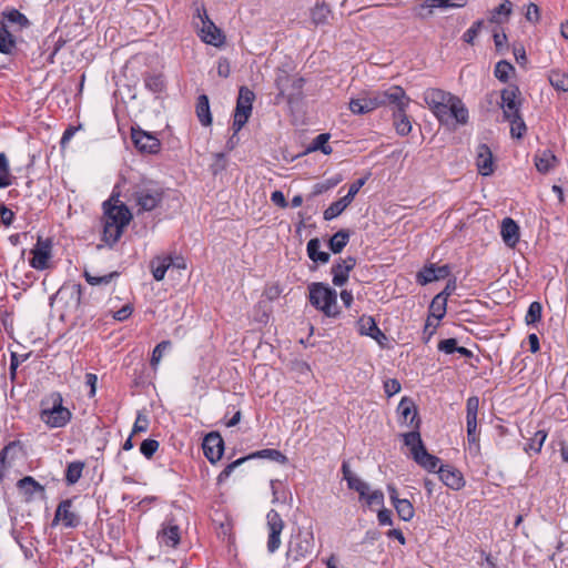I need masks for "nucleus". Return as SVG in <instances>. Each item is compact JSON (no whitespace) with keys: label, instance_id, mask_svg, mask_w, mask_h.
<instances>
[{"label":"nucleus","instance_id":"obj_13","mask_svg":"<svg viewBox=\"0 0 568 568\" xmlns=\"http://www.w3.org/2000/svg\"><path fill=\"white\" fill-rule=\"evenodd\" d=\"M449 273L450 268L448 265L438 266L434 263H430L424 266L423 270L417 273L416 278L420 285H426L428 283L446 278Z\"/></svg>","mask_w":568,"mask_h":568},{"label":"nucleus","instance_id":"obj_14","mask_svg":"<svg viewBox=\"0 0 568 568\" xmlns=\"http://www.w3.org/2000/svg\"><path fill=\"white\" fill-rule=\"evenodd\" d=\"M203 450L205 457L211 463H216L221 459L224 450V442L217 433L207 434L203 440Z\"/></svg>","mask_w":568,"mask_h":568},{"label":"nucleus","instance_id":"obj_54","mask_svg":"<svg viewBox=\"0 0 568 568\" xmlns=\"http://www.w3.org/2000/svg\"><path fill=\"white\" fill-rule=\"evenodd\" d=\"M364 500L366 505L371 508L375 506H378L381 508L384 507V494L379 489L369 490Z\"/></svg>","mask_w":568,"mask_h":568},{"label":"nucleus","instance_id":"obj_47","mask_svg":"<svg viewBox=\"0 0 568 568\" xmlns=\"http://www.w3.org/2000/svg\"><path fill=\"white\" fill-rule=\"evenodd\" d=\"M542 306L539 302H532L525 316V322L527 325H534L541 320Z\"/></svg>","mask_w":568,"mask_h":568},{"label":"nucleus","instance_id":"obj_48","mask_svg":"<svg viewBox=\"0 0 568 568\" xmlns=\"http://www.w3.org/2000/svg\"><path fill=\"white\" fill-rule=\"evenodd\" d=\"M447 301L442 298V296H435L430 303L429 310L432 315L436 320H442L446 314Z\"/></svg>","mask_w":568,"mask_h":568},{"label":"nucleus","instance_id":"obj_61","mask_svg":"<svg viewBox=\"0 0 568 568\" xmlns=\"http://www.w3.org/2000/svg\"><path fill=\"white\" fill-rule=\"evenodd\" d=\"M148 426H149L148 417L145 415H143V414H138L136 419H135L134 425H133L132 433L136 434V433L146 432L148 430Z\"/></svg>","mask_w":568,"mask_h":568},{"label":"nucleus","instance_id":"obj_51","mask_svg":"<svg viewBox=\"0 0 568 568\" xmlns=\"http://www.w3.org/2000/svg\"><path fill=\"white\" fill-rule=\"evenodd\" d=\"M468 450L473 456H478L480 452L479 432L477 429H467Z\"/></svg>","mask_w":568,"mask_h":568},{"label":"nucleus","instance_id":"obj_9","mask_svg":"<svg viewBox=\"0 0 568 568\" xmlns=\"http://www.w3.org/2000/svg\"><path fill=\"white\" fill-rule=\"evenodd\" d=\"M132 141L138 150L144 153H156L160 150V140L152 133L141 129H132Z\"/></svg>","mask_w":568,"mask_h":568},{"label":"nucleus","instance_id":"obj_60","mask_svg":"<svg viewBox=\"0 0 568 568\" xmlns=\"http://www.w3.org/2000/svg\"><path fill=\"white\" fill-rule=\"evenodd\" d=\"M245 460H247L246 457H242V458H239L236 459L235 462L229 464L219 475V481H222L224 480L225 478H227L232 473L233 470L240 466L241 464H243Z\"/></svg>","mask_w":568,"mask_h":568},{"label":"nucleus","instance_id":"obj_30","mask_svg":"<svg viewBox=\"0 0 568 568\" xmlns=\"http://www.w3.org/2000/svg\"><path fill=\"white\" fill-rule=\"evenodd\" d=\"M321 242L318 239H312L307 243V254L308 257L314 262L327 263L329 261V254L326 252L320 251Z\"/></svg>","mask_w":568,"mask_h":568},{"label":"nucleus","instance_id":"obj_22","mask_svg":"<svg viewBox=\"0 0 568 568\" xmlns=\"http://www.w3.org/2000/svg\"><path fill=\"white\" fill-rule=\"evenodd\" d=\"M50 244L39 241L36 247L31 251L32 257L30 265L36 270H44L49 265L50 260Z\"/></svg>","mask_w":568,"mask_h":568},{"label":"nucleus","instance_id":"obj_56","mask_svg":"<svg viewBox=\"0 0 568 568\" xmlns=\"http://www.w3.org/2000/svg\"><path fill=\"white\" fill-rule=\"evenodd\" d=\"M18 486L29 494L43 489L42 486L30 476L20 479Z\"/></svg>","mask_w":568,"mask_h":568},{"label":"nucleus","instance_id":"obj_3","mask_svg":"<svg viewBox=\"0 0 568 568\" xmlns=\"http://www.w3.org/2000/svg\"><path fill=\"white\" fill-rule=\"evenodd\" d=\"M310 303L327 317L339 315L337 293L325 283L316 282L308 285Z\"/></svg>","mask_w":568,"mask_h":568},{"label":"nucleus","instance_id":"obj_23","mask_svg":"<svg viewBox=\"0 0 568 568\" xmlns=\"http://www.w3.org/2000/svg\"><path fill=\"white\" fill-rule=\"evenodd\" d=\"M397 410L403 417L404 422L407 425L412 426L414 430L418 432L419 419H417V410L414 402L407 397L402 398L397 407Z\"/></svg>","mask_w":568,"mask_h":568},{"label":"nucleus","instance_id":"obj_42","mask_svg":"<svg viewBox=\"0 0 568 568\" xmlns=\"http://www.w3.org/2000/svg\"><path fill=\"white\" fill-rule=\"evenodd\" d=\"M329 140L328 133L318 134L312 142V144L307 148V152L313 151H322L324 154H331L332 148L327 144Z\"/></svg>","mask_w":568,"mask_h":568},{"label":"nucleus","instance_id":"obj_16","mask_svg":"<svg viewBox=\"0 0 568 568\" xmlns=\"http://www.w3.org/2000/svg\"><path fill=\"white\" fill-rule=\"evenodd\" d=\"M519 90L516 85H510L501 91V109L504 118H514L519 113V105L517 98Z\"/></svg>","mask_w":568,"mask_h":568},{"label":"nucleus","instance_id":"obj_20","mask_svg":"<svg viewBox=\"0 0 568 568\" xmlns=\"http://www.w3.org/2000/svg\"><path fill=\"white\" fill-rule=\"evenodd\" d=\"M476 165L478 172L484 176L494 173V158L490 149L486 144H479L477 148Z\"/></svg>","mask_w":568,"mask_h":568},{"label":"nucleus","instance_id":"obj_15","mask_svg":"<svg viewBox=\"0 0 568 568\" xmlns=\"http://www.w3.org/2000/svg\"><path fill=\"white\" fill-rule=\"evenodd\" d=\"M356 258L353 256H347L346 258H339L331 270L333 275V284L335 286H343L347 280L349 272L355 267Z\"/></svg>","mask_w":568,"mask_h":568},{"label":"nucleus","instance_id":"obj_62","mask_svg":"<svg viewBox=\"0 0 568 568\" xmlns=\"http://www.w3.org/2000/svg\"><path fill=\"white\" fill-rule=\"evenodd\" d=\"M479 409V398L471 396L466 402V416H477Z\"/></svg>","mask_w":568,"mask_h":568},{"label":"nucleus","instance_id":"obj_32","mask_svg":"<svg viewBox=\"0 0 568 568\" xmlns=\"http://www.w3.org/2000/svg\"><path fill=\"white\" fill-rule=\"evenodd\" d=\"M352 201L345 195L339 200L333 202L325 211H324V220L331 221L337 217L349 204Z\"/></svg>","mask_w":568,"mask_h":568},{"label":"nucleus","instance_id":"obj_21","mask_svg":"<svg viewBox=\"0 0 568 568\" xmlns=\"http://www.w3.org/2000/svg\"><path fill=\"white\" fill-rule=\"evenodd\" d=\"M132 215L129 209L123 204L105 207L104 221L106 222L125 227L130 223Z\"/></svg>","mask_w":568,"mask_h":568},{"label":"nucleus","instance_id":"obj_35","mask_svg":"<svg viewBox=\"0 0 568 568\" xmlns=\"http://www.w3.org/2000/svg\"><path fill=\"white\" fill-rule=\"evenodd\" d=\"M551 87L558 91H568V74L560 70H551L548 75Z\"/></svg>","mask_w":568,"mask_h":568},{"label":"nucleus","instance_id":"obj_12","mask_svg":"<svg viewBox=\"0 0 568 568\" xmlns=\"http://www.w3.org/2000/svg\"><path fill=\"white\" fill-rule=\"evenodd\" d=\"M136 205L141 211H151L161 201V192L158 187H142L134 194Z\"/></svg>","mask_w":568,"mask_h":568},{"label":"nucleus","instance_id":"obj_34","mask_svg":"<svg viewBox=\"0 0 568 568\" xmlns=\"http://www.w3.org/2000/svg\"><path fill=\"white\" fill-rule=\"evenodd\" d=\"M58 295L62 298L63 296H69L72 301L74 307H78L81 303L82 297V286L80 284L73 283L67 286H63Z\"/></svg>","mask_w":568,"mask_h":568},{"label":"nucleus","instance_id":"obj_10","mask_svg":"<svg viewBox=\"0 0 568 568\" xmlns=\"http://www.w3.org/2000/svg\"><path fill=\"white\" fill-rule=\"evenodd\" d=\"M384 92V106H394V111H405L410 102V99L406 95L403 88L398 85H392Z\"/></svg>","mask_w":568,"mask_h":568},{"label":"nucleus","instance_id":"obj_59","mask_svg":"<svg viewBox=\"0 0 568 568\" xmlns=\"http://www.w3.org/2000/svg\"><path fill=\"white\" fill-rule=\"evenodd\" d=\"M438 349L445 354H453L457 349V341L455 338L443 339L438 344Z\"/></svg>","mask_w":568,"mask_h":568},{"label":"nucleus","instance_id":"obj_45","mask_svg":"<svg viewBox=\"0 0 568 568\" xmlns=\"http://www.w3.org/2000/svg\"><path fill=\"white\" fill-rule=\"evenodd\" d=\"M83 467L84 465L81 462H73L68 465L65 480L69 485L75 484L81 478Z\"/></svg>","mask_w":568,"mask_h":568},{"label":"nucleus","instance_id":"obj_41","mask_svg":"<svg viewBox=\"0 0 568 568\" xmlns=\"http://www.w3.org/2000/svg\"><path fill=\"white\" fill-rule=\"evenodd\" d=\"M466 4L465 0H425L423 7L430 11L436 8L448 9V8H463Z\"/></svg>","mask_w":568,"mask_h":568},{"label":"nucleus","instance_id":"obj_52","mask_svg":"<svg viewBox=\"0 0 568 568\" xmlns=\"http://www.w3.org/2000/svg\"><path fill=\"white\" fill-rule=\"evenodd\" d=\"M170 346H171V342H169V341H163V342L159 343V344L154 347V349H153V352H152V357H151V366H152L154 369H156L158 365H159V364H160V362H161V358H162V356H163L164 352H165L166 349H169V348H170Z\"/></svg>","mask_w":568,"mask_h":568},{"label":"nucleus","instance_id":"obj_31","mask_svg":"<svg viewBox=\"0 0 568 568\" xmlns=\"http://www.w3.org/2000/svg\"><path fill=\"white\" fill-rule=\"evenodd\" d=\"M124 227L103 220V240L106 244L112 245L119 241Z\"/></svg>","mask_w":568,"mask_h":568},{"label":"nucleus","instance_id":"obj_2","mask_svg":"<svg viewBox=\"0 0 568 568\" xmlns=\"http://www.w3.org/2000/svg\"><path fill=\"white\" fill-rule=\"evenodd\" d=\"M60 393H52L41 402L40 419L50 428L64 427L71 419V412L62 405Z\"/></svg>","mask_w":568,"mask_h":568},{"label":"nucleus","instance_id":"obj_25","mask_svg":"<svg viewBox=\"0 0 568 568\" xmlns=\"http://www.w3.org/2000/svg\"><path fill=\"white\" fill-rule=\"evenodd\" d=\"M557 163L558 159L550 150H541L535 154V166L539 173L550 172Z\"/></svg>","mask_w":568,"mask_h":568},{"label":"nucleus","instance_id":"obj_58","mask_svg":"<svg viewBox=\"0 0 568 568\" xmlns=\"http://www.w3.org/2000/svg\"><path fill=\"white\" fill-rule=\"evenodd\" d=\"M159 448V442L155 439H145L140 446V452L146 458H151Z\"/></svg>","mask_w":568,"mask_h":568},{"label":"nucleus","instance_id":"obj_26","mask_svg":"<svg viewBox=\"0 0 568 568\" xmlns=\"http://www.w3.org/2000/svg\"><path fill=\"white\" fill-rule=\"evenodd\" d=\"M500 234L503 241L509 247H514L519 241V227L510 217L503 220Z\"/></svg>","mask_w":568,"mask_h":568},{"label":"nucleus","instance_id":"obj_8","mask_svg":"<svg viewBox=\"0 0 568 568\" xmlns=\"http://www.w3.org/2000/svg\"><path fill=\"white\" fill-rule=\"evenodd\" d=\"M61 523L65 528H75L80 524V516L73 510L72 500H62L55 510L52 525Z\"/></svg>","mask_w":568,"mask_h":568},{"label":"nucleus","instance_id":"obj_6","mask_svg":"<svg viewBox=\"0 0 568 568\" xmlns=\"http://www.w3.org/2000/svg\"><path fill=\"white\" fill-rule=\"evenodd\" d=\"M314 535L310 529L298 530L288 542L287 556L294 560L311 556L314 550Z\"/></svg>","mask_w":568,"mask_h":568},{"label":"nucleus","instance_id":"obj_11","mask_svg":"<svg viewBox=\"0 0 568 568\" xmlns=\"http://www.w3.org/2000/svg\"><path fill=\"white\" fill-rule=\"evenodd\" d=\"M160 546L176 548L181 539L180 527L173 521H165L156 534Z\"/></svg>","mask_w":568,"mask_h":568},{"label":"nucleus","instance_id":"obj_7","mask_svg":"<svg viewBox=\"0 0 568 568\" xmlns=\"http://www.w3.org/2000/svg\"><path fill=\"white\" fill-rule=\"evenodd\" d=\"M285 527V523L281 515L271 509L266 514V528H267V550L270 554H274L281 546V535Z\"/></svg>","mask_w":568,"mask_h":568},{"label":"nucleus","instance_id":"obj_64","mask_svg":"<svg viewBox=\"0 0 568 568\" xmlns=\"http://www.w3.org/2000/svg\"><path fill=\"white\" fill-rule=\"evenodd\" d=\"M384 389H385V393L387 394L388 397L399 393L400 390V384L397 379L395 378H392V379H387L385 383H384Z\"/></svg>","mask_w":568,"mask_h":568},{"label":"nucleus","instance_id":"obj_63","mask_svg":"<svg viewBox=\"0 0 568 568\" xmlns=\"http://www.w3.org/2000/svg\"><path fill=\"white\" fill-rule=\"evenodd\" d=\"M525 17L526 19L529 21V22H532V23H536L539 21V18H540V13H539V8L537 4L535 3H529L527 6V10H526V13H525Z\"/></svg>","mask_w":568,"mask_h":568},{"label":"nucleus","instance_id":"obj_39","mask_svg":"<svg viewBox=\"0 0 568 568\" xmlns=\"http://www.w3.org/2000/svg\"><path fill=\"white\" fill-rule=\"evenodd\" d=\"M246 458L247 459L266 458V459H271V460H274V462H277L281 464H284L286 462V456L283 455L280 450L273 449V448H266V449H262V450L252 453L248 456H246Z\"/></svg>","mask_w":568,"mask_h":568},{"label":"nucleus","instance_id":"obj_28","mask_svg":"<svg viewBox=\"0 0 568 568\" xmlns=\"http://www.w3.org/2000/svg\"><path fill=\"white\" fill-rule=\"evenodd\" d=\"M358 328L361 334L367 335L374 339L378 341L379 337H384V334L381 332L376 325V322L371 316L361 317L358 321Z\"/></svg>","mask_w":568,"mask_h":568},{"label":"nucleus","instance_id":"obj_57","mask_svg":"<svg viewBox=\"0 0 568 568\" xmlns=\"http://www.w3.org/2000/svg\"><path fill=\"white\" fill-rule=\"evenodd\" d=\"M348 488L357 491L359 495V499H365V497L371 490L369 485L366 481L362 480L359 477L357 479H353L352 481H349Z\"/></svg>","mask_w":568,"mask_h":568},{"label":"nucleus","instance_id":"obj_27","mask_svg":"<svg viewBox=\"0 0 568 568\" xmlns=\"http://www.w3.org/2000/svg\"><path fill=\"white\" fill-rule=\"evenodd\" d=\"M513 12V3L509 0H504L497 8L489 12L488 20L491 23L503 24L509 20Z\"/></svg>","mask_w":568,"mask_h":568},{"label":"nucleus","instance_id":"obj_46","mask_svg":"<svg viewBox=\"0 0 568 568\" xmlns=\"http://www.w3.org/2000/svg\"><path fill=\"white\" fill-rule=\"evenodd\" d=\"M514 72L515 68L513 64L505 60L499 61L495 67V77L501 82H507L510 74Z\"/></svg>","mask_w":568,"mask_h":568},{"label":"nucleus","instance_id":"obj_55","mask_svg":"<svg viewBox=\"0 0 568 568\" xmlns=\"http://www.w3.org/2000/svg\"><path fill=\"white\" fill-rule=\"evenodd\" d=\"M145 87L153 93H160L164 89V80L161 75H150L145 79Z\"/></svg>","mask_w":568,"mask_h":568},{"label":"nucleus","instance_id":"obj_33","mask_svg":"<svg viewBox=\"0 0 568 568\" xmlns=\"http://www.w3.org/2000/svg\"><path fill=\"white\" fill-rule=\"evenodd\" d=\"M394 125L399 135H407L412 131V123L405 111H394Z\"/></svg>","mask_w":568,"mask_h":568},{"label":"nucleus","instance_id":"obj_43","mask_svg":"<svg viewBox=\"0 0 568 568\" xmlns=\"http://www.w3.org/2000/svg\"><path fill=\"white\" fill-rule=\"evenodd\" d=\"M271 489H272V503L278 504V503H286L287 501V493L285 489L284 484L278 479L271 480Z\"/></svg>","mask_w":568,"mask_h":568},{"label":"nucleus","instance_id":"obj_40","mask_svg":"<svg viewBox=\"0 0 568 568\" xmlns=\"http://www.w3.org/2000/svg\"><path fill=\"white\" fill-rule=\"evenodd\" d=\"M393 506L396 509L397 515L402 520L409 521L413 519V517L415 515V510H414V506L412 505V503L408 499L403 498L400 500H397V503H395Z\"/></svg>","mask_w":568,"mask_h":568},{"label":"nucleus","instance_id":"obj_17","mask_svg":"<svg viewBox=\"0 0 568 568\" xmlns=\"http://www.w3.org/2000/svg\"><path fill=\"white\" fill-rule=\"evenodd\" d=\"M203 16L205 20L203 21V26L200 30L201 39L211 45L220 47L224 43V36L221 30L210 20L206 11H203Z\"/></svg>","mask_w":568,"mask_h":568},{"label":"nucleus","instance_id":"obj_29","mask_svg":"<svg viewBox=\"0 0 568 568\" xmlns=\"http://www.w3.org/2000/svg\"><path fill=\"white\" fill-rule=\"evenodd\" d=\"M196 115L202 125L207 126L212 123L209 99L204 94L197 98Z\"/></svg>","mask_w":568,"mask_h":568},{"label":"nucleus","instance_id":"obj_53","mask_svg":"<svg viewBox=\"0 0 568 568\" xmlns=\"http://www.w3.org/2000/svg\"><path fill=\"white\" fill-rule=\"evenodd\" d=\"M484 27V21L483 20H477L475 21L471 27L469 29H467L465 31V33L463 34V40L468 43V44H473L476 37L478 36V33L481 31Z\"/></svg>","mask_w":568,"mask_h":568},{"label":"nucleus","instance_id":"obj_4","mask_svg":"<svg viewBox=\"0 0 568 568\" xmlns=\"http://www.w3.org/2000/svg\"><path fill=\"white\" fill-rule=\"evenodd\" d=\"M403 438L404 444L409 447L410 456L414 462L427 471H435L440 463V459L427 452L419 432H409L404 434Z\"/></svg>","mask_w":568,"mask_h":568},{"label":"nucleus","instance_id":"obj_18","mask_svg":"<svg viewBox=\"0 0 568 568\" xmlns=\"http://www.w3.org/2000/svg\"><path fill=\"white\" fill-rule=\"evenodd\" d=\"M437 473L443 484L450 489L459 490L465 486L463 474L449 465L439 466Z\"/></svg>","mask_w":568,"mask_h":568},{"label":"nucleus","instance_id":"obj_36","mask_svg":"<svg viewBox=\"0 0 568 568\" xmlns=\"http://www.w3.org/2000/svg\"><path fill=\"white\" fill-rule=\"evenodd\" d=\"M349 240V233L345 230H341L336 232L328 242L329 250L337 254L343 251V248L347 245Z\"/></svg>","mask_w":568,"mask_h":568},{"label":"nucleus","instance_id":"obj_19","mask_svg":"<svg viewBox=\"0 0 568 568\" xmlns=\"http://www.w3.org/2000/svg\"><path fill=\"white\" fill-rule=\"evenodd\" d=\"M0 24L1 28L10 30L11 32H18L29 26V20L20 11L11 9L2 12Z\"/></svg>","mask_w":568,"mask_h":568},{"label":"nucleus","instance_id":"obj_44","mask_svg":"<svg viewBox=\"0 0 568 568\" xmlns=\"http://www.w3.org/2000/svg\"><path fill=\"white\" fill-rule=\"evenodd\" d=\"M510 123V134L513 138L520 139L524 136L527 128L520 114L514 118H505Z\"/></svg>","mask_w":568,"mask_h":568},{"label":"nucleus","instance_id":"obj_38","mask_svg":"<svg viewBox=\"0 0 568 568\" xmlns=\"http://www.w3.org/2000/svg\"><path fill=\"white\" fill-rule=\"evenodd\" d=\"M16 50L13 32L0 27V52L11 54Z\"/></svg>","mask_w":568,"mask_h":568},{"label":"nucleus","instance_id":"obj_5","mask_svg":"<svg viewBox=\"0 0 568 568\" xmlns=\"http://www.w3.org/2000/svg\"><path fill=\"white\" fill-rule=\"evenodd\" d=\"M255 99V94L247 87H241L236 101V108L233 121V131L236 134L247 122L252 113V104Z\"/></svg>","mask_w":568,"mask_h":568},{"label":"nucleus","instance_id":"obj_37","mask_svg":"<svg viewBox=\"0 0 568 568\" xmlns=\"http://www.w3.org/2000/svg\"><path fill=\"white\" fill-rule=\"evenodd\" d=\"M349 110L354 114H366V113L374 111V109L371 104V100L367 94L363 95L361 98L351 99Z\"/></svg>","mask_w":568,"mask_h":568},{"label":"nucleus","instance_id":"obj_24","mask_svg":"<svg viewBox=\"0 0 568 568\" xmlns=\"http://www.w3.org/2000/svg\"><path fill=\"white\" fill-rule=\"evenodd\" d=\"M173 265V257L171 255H158L150 262V270L155 281L164 280L165 274Z\"/></svg>","mask_w":568,"mask_h":568},{"label":"nucleus","instance_id":"obj_49","mask_svg":"<svg viewBox=\"0 0 568 568\" xmlns=\"http://www.w3.org/2000/svg\"><path fill=\"white\" fill-rule=\"evenodd\" d=\"M546 438H547V434L544 430L536 432L534 437L526 445L525 450L527 453H529V452L539 453L541 450V447H542Z\"/></svg>","mask_w":568,"mask_h":568},{"label":"nucleus","instance_id":"obj_1","mask_svg":"<svg viewBox=\"0 0 568 568\" xmlns=\"http://www.w3.org/2000/svg\"><path fill=\"white\" fill-rule=\"evenodd\" d=\"M423 99L440 123L448 124L455 120L457 124L464 125L468 122V110L458 97L430 88L423 93Z\"/></svg>","mask_w":568,"mask_h":568},{"label":"nucleus","instance_id":"obj_50","mask_svg":"<svg viewBox=\"0 0 568 568\" xmlns=\"http://www.w3.org/2000/svg\"><path fill=\"white\" fill-rule=\"evenodd\" d=\"M116 276H118L116 272H112V273L101 275V276H94L91 273H89L88 271L84 272L85 281L90 285H93V286L94 285H106Z\"/></svg>","mask_w":568,"mask_h":568}]
</instances>
